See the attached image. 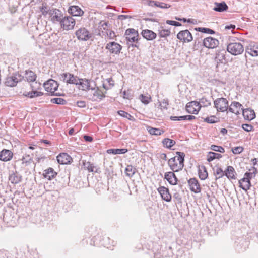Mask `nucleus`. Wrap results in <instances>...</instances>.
Segmentation results:
<instances>
[{
    "label": "nucleus",
    "instance_id": "f257e3e1",
    "mask_svg": "<svg viewBox=\"0 0 258 258\" xmlns=\"http://www.w3.org/2000/svg\"><path fill=\"white\" fill-rule=\"evenodd\" d=\"M177 155L171 158L168 161V165L173 172H178L184 166L185 155L183 152H177Z\"/></svg>",
    "mask_w": 258,
    "mask_h": 258
},
{
    "label": "nucleus",
    "instance_id": "f03ea898",
    "mask_svg": "<svg viewBox=\"0 0 258 258\" xmlns=\"http://www.w3.org/2000/svg\"><path fill=\"white\" fill-rule=\"evenodd\" d=\"M227 51L233 55L241 54L244 51V47L240 42L230 43L227 46Z\"/></svg>",
    "mask_w": 258,
    "mask_h": 258
},
{
    "label": "nucleus",
    "instance_id": "7ed1b4c3",
    "mask_svg": "<svg viewBox=\"0 0 258 258\" xmlns=\"http://www.w3.org/2000/svg\"><path fill=\"white\" fill-rule=\"evenodd\" d=\"M45 90L50 93L52 95H59L58 93H55L57 90L58 84L54 80L50 79L43 84Z\"/></svg>",
    "mask_w": 258,
    "mask_h": 258
},
{
    "label": "nucleus",
    "instance_id": "20e7f679",
    "mask_svg": "<svg viewBox=\"0 0 258 258\" xmlns=\"http://www.w3.org/2000/svg\"><path fill=\"white\" fill-rule=\"evenodd\" d=\"M90 90L91 91L88 94V97L92 101L101 100L105 97L104 94L98 88H96L95 87H92Z\"/></svg>",
    "mask_w": 258,
    "mask_h": 258
},
{
    "label": "nucleus",
    "instance_id": "39448f33",
    "mask_svg": "<svg viewBox=\"0 0 258 258\" xmlns=\"http://www.w3.org/2000/svg\"><path fill=\"white\" fill-rule=\"evenodd\" d=\"M75 24L76 21L72 17L65 16L60 25L61 28L68 31L73 29Z\"/></svg>",
    "mask_w": 258,
    "mask_h": 258
},
{
    "label": "nucleus",
    "instance_id": "423d86ee",
    "mask_svg": "<svg viewBox=\"0 0 258 258\" xmlns=\"http://www.w3.org/2000/svg\"><path fill=\"white\" fill-rule=\"evenodd\" d=\"M214 104L218 111L223 112L228 109V101L226 98H218L214 101Z\"/></svg>",
    "mask_w": 258,
    "mask_h": 258
},
{
    "label": "nucleus",
    "instance_id": "0eeeda50",
    "mask_svg": "<svg viewBox=\"0 0 258 258\" xmlns=\"http://www.w3.org/2000/svg\"><path fill=\"white\" fill-rule=\"evenodd\" d=\"M75 34L78 39L81 41H87L92 36V34L85 28H81L77 30Z\"/></svg>",
    "mask_w": 258,
    "mask_h": 258
},
{
    "label": "nucleus",
    "instance_id": "6e6552de",
    "mask_svg": "<svg viewBox=\"0 0 258 258\" xmlns=\"http://www.w3.org/2000/svg\"><path fill=\"white\" fill-rule=\"evenodd\" d=\"M105 49L108 50L111 54H118L120 52L122 46L113 41L108 43L105 46Z\"/></svg>",
    "mask_w": 258,
    "mask_h": 258
},
{
    "label": "nucleus",
    "instance_id": "1a4fd4ad",
    "mask_svg": "<svg viewBox=\"0 0 258 258\" xmlns=\"http://www.w3.org/2000/svg\"><path fill=\"white\" fill-rule=\"evenodd\" d=\"M60 79L63 82L69 84L77 85L78 83V78L77 77L74 76L73 74L69 73H65L61 74Z\"/></svg>",
    "mask_w": 258,
    "mask_h": 258
},
{
    "label": "nucleus",
    "instance_id": "9d476101",
    "mask_svg": "<svg viewBox=\"0 0 258 258\" xmlns=\"http://www.w3.org/2000/svg\"><path fill=\"white\" fill-rule=\"evenodd\" d=\"M126 39L128 42H137L138 40V33L134 29H128L126 30Z\"/></svg>",
    "mask_w": 258,
    "mask_h": 258
},
{
    "label": "nucleus",
    "instance_id": "9b49d317",
    "mask_svg": "<svg viewBox=\"0 0 258 258\" xmlns=\"http://www.w3.org/2000/svg\"><path fill=\"white\" fill-rule=\"evenodd\" d=\"M50 14L51 21L54 23L58 22L60 24L64 17L62 12L57 9H53L52 12L50 13Z\"/></svg>",
    "mask_w": 258,
    "mask_h": 258
},
{
    "label": "nucleus",
    "instance_id": "f8f14e48",
    "mask_svg": "<svg viewBox=\"0 0 258 258\" xmlns=\"http://www.w3.org/2000/svg\"><path fill=\"white\" fill-rule=\"evenodd\" d=\"M200 108V103L197 101L190 102L187 104L186 106L187 111L191 114H198Z\"/></svg>",
    "mask_w": 258,
    "mask_h": 258
},
{
    "label": "nucleus",
    "instance_id": "ddd939ff",
    "mask_svg": "<svg viewBox=\"0 0 258 258\" xmlns=\"http://www.w3.org/2000/svg\"><path fill=\"white\" fill-rule=\"evenodd\" d=\"M177 38L184 42H189L192 40V36L188 30L181 31L177 35Z\"/></svg>",
    "mask_w": 258,
    "mask_h": 258
},
{
    "label": "nucleus",
    "instance_id": "4468645a",
    "mask_svg": "<svg viewBox=\"0 0 258 258\" xmlns=\"http://www.w3.org/2000/svg\"><path fill=\"white\" fill-rule=\"evenodd\" d=\"M204 45L208 48H216L219 45V41L212 37H208L203 40Z\"/></svg>",
    "mask_w": 258,
    "mask_h": 258
},
{
    "label": "nucleus",
    "instance_id": "2eb2a0df",
    "mask_svg": "<svg viewBox=\"0 0 258 258\" xmlns=\"http://www.w3.org/2000/svg\"><path fill=\"white\" fill-rule=\"evenodd\" d=\"M243 110L242 105L238 102L233 101L228 107V111L236 115H238Z\"/></svg>",
    "mask_w": 258,
    "mask_h": 258
},
{
    "label": "nucleus",
    "instance_id": "dca6fc26",
    "mask_svg": "<svg viewBox=\"0 0 258 258\" xmlns=\"http://www.w3.org/2000/svg\"><path fill=\"white\" fill-rule=\"evenodd\" d=\"M157 190L163 200L166 202L171 201V195L170 194L168 188L164 186H161L159 187Z\"/></svg>",
    "mask_w": 258,
    "mask_h": 258
},
{
    "label": "nucleus",
    "instance_id": "f3484780",
    "mask_svg": "<svg viewBox=\"0 0 258 258\" xmlns=\"http://www.w3.org/2000/svg\"><path fill=\"white\" fill-rule=\"evenodd\" d=\"M13 156V153L11 151L7 149H3L0 152V160L4 162L10 161Z\"/></svg>",
    "mask_w": 258,
    "mask_h": 258
},
{
    "label": "nucleus",
    "instance_id": "a211bd4d",
    "mask_svg": "<svg viewBox=\"0 0 258 258\" xmlns=\"http://www.w3.org/2000/svg\"><path fill=\"white\" fill-rule=\"evenodd\" d=\"M57 160L59 164H67L71 162L72 158L67 153H63L57 156Z\"/></svg>",
    "mask_w": 258,
    "mask_h": 258
},
{
    "label": "nucleus",
    "instance_id": "6ab92c4d",
    "mask_svg": "<svg viewBox=\"0 0 258 258\" xmlns=\"http://www.w3.org/2000/svg\"><path fill=\"white\" fill-rule=\"evenodd\" d=\"M188 182L190 187V189L192 191L195 193H199L201 192L200 186L197 180L195 178H191L188 180Z\"/></svg>",
    "mask_w": 258,
    "mask_h": 258
},
{
    "label": "nucleus",
    "instance_id": "aec40b11",
    "mask_svg": "<svg viewBox=\"0 0 258 258\" xmlns=\"http://www.w3.org/2000/svg\"><path fill=\"white\" fill-rule=\"evenodd\" d=\"M77 85H80L79 89L82 90H90L92 87L91 86L90 82L87 79H78Z\"/></svg>",
    "mask_w": 258,
    "mask_h": 258
},
{
    "label": "nucleus",
    "instance_id": "412c9836",
    "mask_svg": "<svg viewBox=\"0 0 258 258\" xmlns=\"http://www.w3.org/2000/svg\"><path fill=\"white\" fill-rule=\"evenodd\" d=\"M239 187L243 190L246 191L251 186L250 181L245 177H243L239 180Z\"/></svg>",
    "mask_w": 258,
    "mask_h": 258
},
{
    "label": "nucleus",
    "instance_id": "4be33fe9",
    "mask_svg": "<svg viewBox=\"0 0 258 258\" xmlns=\"http://www.w3.org/2000/svg\"><path fill=\"white\" fill-rule=\"evenodd\" d=\"M164 178L172 185H176L177 183V178L173 171L165 173Z\"/></svg>",
    "mask_w": 258,
    "mask_h": 258
},
{
    "label": "nucleus",
    "instance_id": "5701e85b",
    "mask_svg": "<svg viewBox=\"0 0 258 258\" xmlns=\"http://www.w3.org/2000/svg\"><path fill=\"white\" fill-rule=\"evenodd\" d=\"M246 52L252 56H257L258 45L255 44H250L246 49Z\"/></svg>",
    "mask_w": 258,
    "mask_h": 258
},
{
    "label": "nucleus",
    "instance_id": "b1692460",
    "mask_svg": "<svg viewBox=\"0 0 258 258\" xmlns=\"http://www.w3.org/2000/svg\"><path fill=\"white\" fill-rule=\"evenodd\" d=\"M142 36L147 40H153L156 37V34L148 29L143 30L142 32Z\"/></svg>",
    "mask_w": 258,
    "mask_h": 258
},
{
    "label": "nucleus",
    "instance_id": "393cba45",
    "mask_svg": "<svg viewBox=\"0 0 258 258\" xmlns=\"http://www.w3.org/2000/svg\"><path fill=\"white\" fill-rule=\"evenodd\" d=\"M57 175V173L55 172L52 168H49L44 171L43 175L48 180H50L54 178Z\"/></svg>",
    "mask_w": 258,
    "mask_h": 258
},
{
    "label": "nucleus",
    "instance_id": "a878e982",
    "mask_svg": "<svg viewBox=\"0 0 258 258\" xmlns=\"http://www.w3.org/2000/svg\"><path fill=\"white\" fill-rule=\"evenodd\" d=\"M69 12L73 16H81L84 12L77 6H72L69 9Z\"/></svg>",
    "mask_w": 258,
    "mask_h": 258
},
{
    "label": "nucleus",
    "instance_id": "bb28decb",
    "mask_svg": "<svg viewBox=\"0 0 258 258\" xmlns=\"http://www.w3.org/2000/svg\"><path fill=\"white\" fill-rule=\"evenodd\" d=\"M214 5L215 7L213 8V10L217 12H222L226 11L228 9V6L224 2L221 3L215 2L214 3Z\"/></svg>",
    "mask_w": 258,
    "mask_h": 258
},
{
    "label": "nucleus",
    "instance_id": "cd10ccee",
    "mask_svg": "<svg viewBox=\"0 0 258 258\" xmlns=\"http://www.w3.org/2000/svg\"><path fill=\"white\" fill-rule=\"evenodd\" d=\"M9 180L12 184H16L21 181L22 176L17 172L13 173L9 175Z\"/></svg>",
    "mask_w": 258,
    "mask_h": 258
},
{
    "label": "nucleus",
    "instance_id": "c85d7f7f",
    "mask_svg": "<svg viewBox=\"0 0 258 258\" xmlns=\"http://www.w3.org/2000/svg\"><path fill=\"white\" fill-rule=\"evenodd\" d=\"M19 81L16 76H12L7 78L5 84L7 86L13 87L16 86Z\"/></svg>",
    "mask_w": 258,
    "mask_h": 258
},
{
    "label": "nucleus",
    "instance_id": "c756f323",
    "mask_svg": "<svg viewBox=\"0 0 258 258\" xmlns=\"http://www.w3.org/2000/svg\"><path fill=\"white\" fill-rule=\"evenodd\" d=\"M242 114L245 119L251 120L255 118V113L253 110L245 109L242 110Z\"/></svg>",
    "mask_w": 258,
    "mask_h": 258
},
{
    "label": "nucleus",
    "instance_id": "7c9ffc66",
    "mask_svg": "<svg viewBox=\"0 0 258 258\" xmlns=\"http://www.w3.org/2000/svg\"><path fill=\"white\" fill-rule=\"evenodd\" d=\"M235 174L236 172L232 166H228L226 170L225 171V175L229 179H235L236 178Z\"/></svg>",
    "mask_w": 258,
    "mask_h": 258
},
{
    "label": "nucleus",
    "instance_id": "2f4dec72",
    "mask_svg": "<svg viewBox=\"0 0 258 258\" xmlns=\"http://www.w3.org/2000/svg\"><path fill=\"white\" fill-rule=\"evenodd\" d=\"M82 164L84 168L87 170L89 172H97V169L96 167L90 162H87L85 160L82 161Z\"/></svg>",
    "mask_w": 258,
    "mask_h": 258
},
{
    "label": "nucleus",
    "instance_id": "473e14b6",
    "mask_svg": "<svg viewBox=\"0 0 258 258\" xmlns=\"http://www.w3.org/2000/svg\"><path fill=\"white\" fill-rule=\"evenodd\" d=\"M25 78L28 82H34L36 78V74L32 71H26L25 74Z\"/></svg>",
    "mask_w": 258,
    "mask_h": 258
},
{
    "label": "nucleus",
    "instance_id": "72a5a7b5",
    "mask_svg": "<svg viewBox=\"0 0 258 258\" xmlns=\"http://www.w3.org/2000/svg\"><path fill=\"white\" fill-rule=\"evenodd\" d=\"M127 152V149H111L107 150V152L108 154H124Z\"/></svg>",
    "mask_w": 258,
    "mask_h": 258
},
{
    "label": "nucleus",
    "instance_id": "f704fd0d",
    "mask_svg": "<svg viewBox=\"0 0 258 258\" xmlns=\"http://www.w3.org/2000/svg\"><path fill=\"white\" fill-rule=\"evenodd\" d=\"M136 171V169L132 165H127L125 169L126 175L129 177H132Z\"/></svg>",
    "mask_w": 258,
    "mask_h": 258
},
{
    "label": "nucleus",
    "instance_id": "c9c22d12",
    "mask_svg": "<svg viewBox=\"0 0 258 258\" xmlns=\"http://www.w3.org/2000/svg\"><path fill=\"white\" fill-rule=\"evenodd\" d=\"M199 176L201 180H205L208 177V172L205 166H202L199 169Z\"/></svg>",
    "mask_w": 258,
    "mask_h": 258
},
{
    "label": "nucleus",
    "instance_id": "e433bc0d",
    "mask_svg": "<svg viewBox=\"0 0 258 258\" xmlns=\"http://www.w3.org/2000/svg\"><path fill=\"white\" fill-rule=\"evenodd\" d=\"M221 157L222 155L220 154L209 152L207 155V161L211 162L215 159H219Z\"/></svg>",
    "mask_w": 258,
    "mask_h": 258
},
{
    "label": "nucleus",
    "instance_id": "4c0bfd02",
    "mask_svg": "<svg viewBox=\"0 0 258 258\" xmlns=\"http://www.w3.org/2000/svg\"><path fill=\"white\" fill-rule=\"evenodd\" d=\"M162 143L165 147L170 148L175 144V141L169 138L164 139Z\"/></svg>",
    "mask_w": 258,
    "mask_h": 258
},
{
    "label": "nucleus",
    "instance_id": "58836bf2",
    "mask_svg": "<svg viewBox=\"0 0 258 258\" xmlns=\"http://www.w3.org/2000/svg\"><path fill=\"white\" fill-rule=\"evenodd\" d=\"M148 132L151 135H160L163 133V131H161L159 128H156L153 127H149Z\"/></svg>",
    "mask_w": 258,
    "mask_h": 258
},
{
    "label": "nucleus",
    "instance_id": "ea45409f",
    "mask_svg": "<svg viewBox=\"0 0 258 258\" xmlns=\"http://www.w3.org/2000/svg\"><path fill=\"white\" fill-rule=\"evenodd\" d=\"M196 30L203 33H208L210 34H213L215 33V31L214 30L207 28L199 27L198 28H196Z\"/></svg>",
    "mask_w": 258,
    "mask_h": 258
},
{
    "label": "nucleus",
    "instance_id": "a19ab883",
    "mask_svg": "<svg viewBox=\"0 0 258 258\" xmlns=\"http://www.w3.org/2000/svg\"><path fill=\"white\" fill-rule=\"evenodd\" d=\"M155 6L159 7L162 9H167L171 7L169 4L163 2H159L158 1H156V3H155Z\"/></svg>",
    "mask_w": 258,
    "mask_h": 258
},
{
    "label": "nucleus",
    "instance_id": "79ce46f5",
    "mask_svg": "<svg viewBox=\"0 0 258 258\" xmlns=\"http://www.w3.org/2000/svg\"><path fill=\"white\" fill-rule=\"evenodd\" d=\"M51 101L53 103L62 105L65 104L67 103V101L64 99L61 98H55L52 99Z\"/></svg>",
    "mask_w": 258,
    "mask_h": 258
},
{
    "label": "nucleus",
    "instance_id": "37998d69",
    "mask_svg": "<svg viewBox=\"0 0 258 258\" xmlns=\"http://www.w3.org/2000/svg\"><path fill=\"white\" fill-rule=\"evenodd\" d=\"M204 121L208 123H214L218 122V119L215 116H211L204 118Z\"/></svg>",
    "mask_w": 258,
    "mask_h": 258
},
{
    "label": "nucleus",
    "instance_id": "c03bdc74",
    "mask_svg": "<svg viewBox=\"0 0 258 258\" xmlns=\"http://www.w3.org/2000/svg\"><path fill=\"white\" fill-rule=\"evenodd\" d=\"M210 149L213 151L220 153H224L225 152V149L222 147L215 145H211Z\"/></svg>",
    "mask_w": 258,
    "mask_h": 258
},
{
    "label": "nucleus",
    "instance_id": "a18cd8bd",
    "mask_svg": "<svg viewBox=\"0 0 258 258\" xmlns=\"http://www.w3.org/2000/svg\"><path fill=\"white\" fill-rule=\"evenodd\" d=\"M106 81H107V83H108L109 86H108L106 84L103 83V88L105 89L108 90V89H110L113 86V85H114V83H113L114 81L111 79H110V78L107 79L106 80Z\"/></svg>",
    "mask_w": 258,
    "mask_h": 258
},
{
    "label": "nucleus",
    "instance_id": "49530a36",
    "mask_svg": "<svg viewBox=\"0 0 258 258\" xmlns=\"http://www.w3.org/2000/svg\"><path fill=\"white\" fill-rule=\"evenodd\" d=\"M215 175L216 176V179L223 177L225 175V171H223L220 168H217L215 170Z\"/></svg>",
    "mask_w": 258,
    "mask_h": 258
},
{
    "label": "nucleus",
    "instance_id": "de8ad7c7",
    "mask_svg": "<svg viewBox=\"0 0 258 258\" xmlns=\"http://www.w3.org/2000/svg\"><path fill=\"white\" fill-rule=\"evenodd\" d=\"M159 31V35L160 37H165L168 36L170 34V31L167 29H162Z\"/></svg>",
    "mask_w": 258,
    "mask_h": 258
},
{
    "label": "nucleus",
    "instance_id": "09e8293b",
    "mask_svg": "<svg viewBox=\"0 0 258 258\" xmlns=\"http://www.w3.org/2000/svg\"><path fill=\"white\" fill-rule=\"evenodd\" d=\"M106 37L108 39H113L115 37V34L112 30L107 29L106 31Z\"/></svg>",
    "mask_w": 258,
    "mask_h": 258
},
{
    "label": "nucleus",
    "instance_id": "8fccbe9b",
    "mask_svg": "<svg viewBox=\"0 0 258 258\" xmlns=\"http://www.w3.org/2000/svg\"><path fill=\"white\" fill-rule=\"evenodd\" d=\"M198 103H200V105L201 106V107L203 106H208L209 105H210L211 103L209 101L207 100L205 98H202L201 99H200V101L198 102Z\"/></svg>",
    "mask_w": 258,
    "mask_h": 258
},
{
    "label": "nucleus",
    "instance_id": "3c124183",
    "mask_svg": "<svg viewBox=\"0 0 258 258\" xmlns=\"http://www.w3.org/2000/svg\"><path fill=\"white\" fill-rule=\"evenodd\" d=\"M140 99L142 103L145 104H148L151 101V97L150 96H146L144 95L140 96Z\"/></svg>",
    "mask_w": 258,
    "mask_h": 258
},
{
    "label": "nucleus",
    "instance_id": "603ef678",
    "mask_svg": "<svg viewBox=\"0 0 258 258\" xmlns=\"http://www.w3.org/2000/svg\"><path fill=\"white\" fill-rule=\"evenodd\" d=\"M243 151V148L241 146L236 147L233 148L232 149V151L233 153L234 154H240Z\"/></svg>",
    "mask_w": 258,
    "mask_h": 258
},
{
    "label": "nucleus",
    "instance_id": "864d4df0",
    "mask_svg": "<svg viewBox=\"0 0 258 258\" xmlns=\"http://www.w3.org/2000/svg\"><path fill=\"white\" fill-rule=\"evenodd\" d=\"M255 172H246L244 174V177L247 178L249 179V180L250 181V179H251L252 178H254L255 177Z\"/></svg>",
    "mask_w": 258,
    "mask_h": 258
},
{
    "label": "nucleus",
    "instance_id": "5fc2aeb1",
    "mask_svg": "<svg viewBox=\"0 0 258 258\" xmlns=\"http://www.w3.org/2000/svg\"><path fill=\"white\" fill-rule=\"evenodd\" d=\"M182 120H191L196 118V117L193 115H184L181 116L179 117Z\"/></svg>",
    "mask_w": 258,
    "mask_h": 258
},
{
    "label": "nucleus",
    "instance_id": "6e6d98bb",
    "mask_svg": "<svg viewBox=\"0 0 258 258\" xmlns=\"http://www.w3.org/2000/svg\"><path fill=\"white\" fill-rule=\"evenodd\" d=\"M30 160H31V158L30 157V156L28 155H25V156H23L22 159V164H27V163H29Z\"/></svg>",
    "mask_w": 258,
    "mask_h": 258
},
{
    "label": "nucleus",
    "instance_id": "4d7b16f0",
    "mask_svg": "<svg viewBox=\"0 0 258 258\" xmlns=\"http://www.w3.org/2000/svg\"><path fill=\"white\" fill-rule=\"evenodd\" d=\"M242 128L247 131V132H250L252 130L253 127L252 125L248 124H244L242 125Z\"/></svg>",
    "mask_w": 258,
    "mask_h": 258
},
{
    "label": "nucleus",
    "instance_id": "13d9d810",
    "mask_svg": "<svg viewBox=\"0 0 258 258\" xmlns=\"http://www.w3.org/2000/svg\"><path fill=\"white\" fill-rule=\"evenodd\" d=\"M166 23L168 24L171 25L173 26H178L181 25V24L180 23L176 22V21H172V20H167Z\"/></svg>",
    "mask_w": 258,
    "mask_h": 258
},
{
    "label": "nucleus",
    "instance_id": "bf43d9fd",
    "mask_svg": "<svg viewBox=\"0 0 258 258\" xmlns=\"http://www.w3.org/2000/svg\"><path fill=\"white\" fill-rule=\"evenodd\" d=\"M168 105V101L167 100L164 99L160 104L161 108L167 109V106Z\"/></svg>",
    "mask_w": 258,
    "mask_h": 258
},
{
    "label": "nucleus",
    "instance_id": "052dcab7",
    "mask_svg": "<svg viewBox=\"0 0 258 258\" xmlns=\"http://www.w3.org/2000/svg\"><path fill=\"white\" fill-rule=\"evenodd\" d=\"M32 97L34 98L35 97L41 96L43 95V93L41 92H39L37 91H32Z\"/></svg>",
    "mask_w": 258,
    "mask_h": 258
},
{
    "label": "nucleus",
    "instance_id": "680f3d73",
    "mask_svg": "<svg viewBox=\"0 0 258 258\" xmlns=\"http://www.w3.org/2000/svg\"><path fill=\"white\" fill-rule=\"evenodd\" d=\"M77 105L78 107L84 108L86 107V102L84 101H79L77 102Z\"/></svg>",
    "mask_w": 258,
    "mask_h": 258
},
{
    "label": "nucleus",
    "instance_id": "e2e57ef3",
    "mask_svg": "<svg viewBox=\"0 0 258 258\" xmlns=\"http://www.w3.org/2000/svg\"><path fill=\"white\" fill-rule=\"evenodd\" d=\"M41 11L42 14L45 15L48 13V10L45 6L43 5V6H42V8H41Z\"/></svg>",
    "mask_w": 258,
    "mask_h": 258
},
{
    "label": "nucleus",
    "instance_id": "0e129e2a",
    "mask_svg": "<svg viewBox=\"0 0 258 258\" xmlns=\"http://www.w3.org/2000/svg\"><path fill=\"white\" fill-rule=\"evenodd\" d=\"M130 18H131V17L128 15H119L118 17V19L119 20H123L126 19Z\"/></svg>",
    "mask_w": 258,
    "mask_h": 258
},
{
    "label": "nucleus",
    "instance_id": "69168bd1",
    "mask_svg": "<svg viewBox=\"0 0 258 258\" xmlns=\"http://www.w3.org/2000/svg\"><path fill=\"white\" fill-rule=\"evenodd\" d=\"M118 113L121 116L125 117V118L126 117V115H127V112H126L124 111H122V110L118 111Z\"/></svg>",
    "mask_w": 258,
    "mask_h": 258
},
{
    "label": "nucleus",
    "instance_id": "338daca9",
    "mask_svg": "<svg viewBox=\"0 0 258 258\" xmlns=\"http://www.w3.org/2000/svg\"><path fill=\"white\" fill-rule=\"evenodd\" d=\"M84 140L87 142H91L93 140L91 136L85 135L84 136Z\"/></svg>",
    "mask_w": 258,
    "mask_h": 258
},
{
    "label": "nucleus",
    "instance_id": "774afa93",
    "mask_svg": "<svg viewBox=\"0 0 258 258\" xmlns=\"http://www.w3.org/2000/svg\"><path fill=\"white\" fill-rule=\"evenodd\" d=\"M252 162L253 165L257 166V167H258V159L254 158L252 159Z\"/></svg>",
    "mask_w": 258,
    "mask_h": 258
}]
</instances>
